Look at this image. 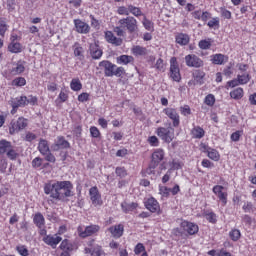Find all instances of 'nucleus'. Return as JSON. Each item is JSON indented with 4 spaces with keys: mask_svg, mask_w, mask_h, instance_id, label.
Listing matches in <instances>:
<instances>
[{
    "mask_svg": "<svg viewBox=\"0 0 256 256\" xmlns=\"http://www.w3.org/2000/svg\"><path fill=\"white\" fill-rule=\"evenodd\" d=\"M37 96L29 95L26 96V105H37Z\"/></svg>",
    "mask_w": 256,
    "mask_h": 256,
    "instance_id": "nucleus-47",
    "label": "nucleus"
},
{
    "mask_svg": "<svg viewBox=\"0 0 256 256\" xmlns=\"http://www.w3.org/2000/svg\"><path fill=\"white\" fill-rule=\"evenodd\" d=\"M157 135L160 137V139H162V141H165V143H171L175 137V129H173L171 126L167 128L159 127L157 129Z\"/></svg>",
    "mask_w": 256,
    "mask_h": 256,
    "instance_id": "nucleus-4",
    "label": "nucleus"
},
{
    "mask_svg": "<svg viewBox=\"0 0 256 256\" xmlns=\"http://www.w3.org/2000/svg\"><path fill=\"white\" fill-rule=\"evenodd\" d=\"M9 29V25L5 18H0V37H5V33H7Z\"/></svg>",
    "mask_w": 256,
    "mask_h": 256,
    "instance_id": "nucleus-31",
    "label": "nucleus"
},
{
    "mask_svg": "<svg viewBox=\"0 0 256 256\" xmlns=\"http://www.w3.org/2000/svg\"><path fill=\"white\" fill-rule=\"evenodd\" d=\"M180 112L187 117V115H191V108L188 105L180 107Z\"/></svg>",
    "mask_w": 256,
    "mask_h": 256,
    "instance_id": "nucleus-60",
    "label": "nucleus"
},
{
    "mask_svg": "<svg viewBox=\"0 0 256 256\" xmlns=\"http://www.w3.org/2000/svg\"><path fill=\"white\" fill-rule=\"evenodd\" d=\"M191 133L194 139H203V137H205V130L199 126L194 127Z\"/></svg>",
    "mask_w": 256,
    "mask_h": 256,
    "instance_id": "nucleus-26",
    "label": "nucleus"
},
{
    "mask_svg": "<svg viewBox=\"0 0 256 256\" xmlns=\"http://www.w3.org/2000/svg\"><path fill=\"white\" fill-rule=\"evenodd\" d=\"M132 53L136 57H144L145 55H147L148 51L147 48L137 45L132 48Z\"/></svg>",
    "mask_w": 256,
    "mask_h": 256,
    "instance_id": "nucleus-23",
    "label": "nucleus"
},
{
    "mask_svg": "<svg viewBox=\"0 0 256 256\" xmlns=\"http://www.w3.org/2000/svg\"><path fill=\"white\" fill-rule=\"evenodd\" d=\"M38 151L41 153V155H47L49 151V142L45 139H40L39 144H38Z\"/></svg>",
    "mask_w": 256,
    "mask_h": 256,
    "instance_id": "nucleus-20",
    "label": "nucleus"
},
{
    "mask_svg": "<svg viewBox=\"0 0 256 256\" xmlns=\"http://www.w3.org/2000/svg\"><path fill=\"white\" fill-rule=\"evenodd\" d=\"M159 167L157 164H154L153 162H150L148 168L145 171L146 175H155V169Z\"/></svg>",
    "mask_w": 256,
    "mask_h": 256,
    "instance_id": "nucleus-43",
    "label": "nucleus"
},
{
    "mask_svg": "<svg viewBox=\"0 0 256 256\" xmlns=\"http://www.w3.org/2000/svg\"><path fill=\"white\" fill-rule=\"evenodd\" d=\"M189 35L184 34V33H180L176 35V43H178V45H189Z\"/></svg>",
    "mask_w": 256,
    "mask_h": 256,
    "instance_id": "nucleus-25",
    "label": "nucleus"
},
{
    "mask_svg": "<svg viewBox=\"0 0 256 256\" xmlns=\"http://www.w3.org/2000/svg\"><path fill=\"white\" fill-rule=\"evenodd\" d=\"M115 173L118 177H127V170L124 167H117Z\"/></svg>",
    "mask_w": 256,
    "mask_h": 256,
    "instance_id": "nucleus-54",
    "label": "nucleus"
},
{
    "mask_svg": "<svg viewBox=\"0 0 256 256\" xmlns=\"http://www.w3.org/2000/svg\"><path fill=\"white\" fill-rule=\"evenodd\" d=\"M237 79H238L240 85H246V83H249V81H251V76H249V74L245 73V74L238 75Z\"/></svg>",
    "mask_w": 256,
    "mask_h": 256,
    "instance_id": "nucleus-38",
    "label": "nucleus"
},
{
    "mask_svg": "<svg viewBox=\"0 0 256 256\" xmlns=\"http://www.w3.org/2000/svg\"><path fill=\"white\" fill-rule=\"evenodd\" d=\"M164 157H165V152L163 151V149H157L152 154L151 163H154V165L159 166V164L163 161Z\"/></svg>",
    "mask_w": 256,
    "mask_h": 256,
    "instance_id": "nucleus-18",
    "label": "nucleus"
},
{
    "mask_svg": "<svg viewBox=\"0 0 256 256\" xmlns=\"http://www.w3.org/2000/svg\"><path fill=\"white\" fill-rule=\"evenodd\" d=\"M205 103L206 105H214L215 104V96H213V94H209L206 96L205 98Z\"/></svg>",
    "mask_w": 256,
    "mask_h": 256,
    "instance_id": "nucleus-59",
    "label": "nucleus"
},
{
    "mask_svg": "<svg viewBox=\"0 0 256 256\" xmlns=\"http://www.w3.org/2000/svg\"><path fill=\"white\" fill-rule=\"evenodd\" d=\"M90 135L91 137H94L95 139H97L101 136V132H99V129L97 127L92 126L90 128Z\"/></svg>",
    "mask_w": 256,
    "mask_h": 256,
    "instance_id": "nucleus-56",
    "label": "nucleus"
},
{
    "mask_svg": "<svg viewBox=\"0 0 256 256\" xmlns=\"http://www.w3.org/2000/svg\"><path fill=\"white\" fill-rule=\"evenodd\" d=\"M142 25L144 26L146 31H153V29H154L153 22L151 20L147 19L146 16H144V18H143Z\"/></svg>",
    "mask_w": 256,
    "mask_h": 256,
    "instance_id": "nucleus-36",
    "label": "nucleus"
},
{
    "mask_svg": "<svg viewBox=\"0 0 256 256\" xmlns=\"http://www.w3.org/2000/svg\"><path fill=\"white\" fill-rule=\"evenodd\" d=\"M60 249L65 251V253H69V251L73 250V244H71L69 240L65 239L61 242Z\"/></svg>",
    "mask_w": 256,
    "mask_h": 256,
    "instance_id": "nucleus-32",
    "label": "nucleus"
},
{
    "mask_svg": "<svg viewBox=\"0 0 256 256\" xmlns=\"http://www.w3.org/2000/svg\"><path fill=\"white\" fill-rule=\"evenodd\" d=\"M13 147V144L11 142L2 139L0 140V155H5V153H8V151Z\"/></svg>",
    "mask_w": 256,
    "mask_h": 256,
    "instance_id": "nucleus-22",
    "label": "nucleus"
},
{
    "mask_svg": "<svg viewBox=\"0 0 256 256\" xmlns=\"http://www.w3.org/2000/svg\"><path fill=\"white\" fill-rule=\"evenodd\" d=\"M209 159H212V161H219V152L215 149H209L207 151Z\"/></svg>",
    "mask_w": 256,
    "mask_h": 256,
    "instance_id": "nucleus-40",
    "label": "nucleus"
},
{
    "mask_svg": "<svg viewBox=\"0 0 256 256\" xmlns=\"http://www.w3.org/2000/svg\"><path fill=\"white\" fill-rule=\"evenodd\" d=\"M90 201L94 207H101L103 205V200H101V193H99V188L97 186L91 187L89 190Z\"/></svg>",
    "mask_w": 256,
    "mask_h": 256,
    "instance_id": "nucleus-8",
    "label": "nucleus"
},
{
    "mask_svg": "<svg viewBox=\"0 0 256 256\" xmlns=\"http://www.w3.org/2000/svg\"><path fill=\"white\" fill-rule=\"evenodd\" d=\"M144 205L150 213H159V211L161 210V207L159 206V202L153 197L148 198L144 202Z\"/></svg>",
    "mask_w": 256,
    "mask_h": 256,
    "instance_id": "nucleus-14",
    "label": "nucleus"
},
{
    "mask_svg": "<svg viewBox=\"0 0 256 256\" xmlns=\"http://www.w3.org/2000/svg\"><path fill=\"white\" fill-rule=\"evenodd\" d=\"M143 252H145V246L142 243H138L134 249L135 255H140Z\"/></svg>",
    "mask_w": 256,
    "mask_h": 256,
    "instance_id": "nucleus-58",
    "label": "nucleus"
},
{
    "mask_svg": "<svg viewBox=\"0 0 256 256\" xmlns=\"http://www.w3.org/2000/svg\"><path fill=\"white\" fill-rule=\"evenodd\" d=\"M159 191H160V195H162V197H169L170 193H171V188H168L167 186H159Z\"/></svg>",
    "mask_w": 256,
    "mask_h": 256,
    "instance_id": "nucleus-44",
    "label": "nucleus"
},
{
    "mask_svg": "<svg viewBox=\"0 0 256 256\" xmlns=\"http://www.w3.org/2000/svg\"><path fill=\"white\" fill-rule=\"evenodd\" d=\"M230 97L232 99H241L243 97V88H236L230 92Z\"/></svg>",
    "mask_w": 256,
    "mask_h": 256,
    "instance_id": "nucleus-35",
    "label": "nucleus"
},
{
    "mask_svg": "<svg viewBox=\"0 0 256 256\" xmlns=\"http://www.w3.org/2000/svg\"><path fill=\"white\" fill-rule=\"evenodd\" d=\"M129 12H130V10H129V5H128V7L120 6V7H118V9H117L118 15H126V16H129Z\"/></svg>",
    "mask_w": 256,
    "mask_h": 256,
    "instance_id": "nucleus-53",
    "label": "nucleus"
},
{
    "mask_svg": "<svg viewBox=\"0 0 256 256\" xmlns=\"http://www.w3.org/2000/svg\"><path fill=\"white\" fill-rule=\"evenodd\" d=\"M18 155L19 154L17 153V150H15L14 146L10 147V149L8 150V153H6V157H8V159H10V161H15V159H17Z\"/></svg>",
    "mask_w": 256,
    "mask_h": 256,
    "instance_id": "nucleus-34",
    "label": "nucleus"
},
{
    "mask_svg": "<svg viewBox=\"0 0 256 256\" xmlns=\"http://www.w3.org/2000/svg\"><path fill=\"white\" fill-rule=\"evenodd\" d=\"M205 218L207 219V221H209V223H212V224L217 223V215L213 212L206 214Z\"/></svg>",
    "mask_w": 256,
    "mask_h": 256,
    "instance_id": "nucleus-51",
    "label": "nucleus"
},
{
    "mask_svg": "<svg viewBox=\"0 0 256 256\" xmlns=\"http://www.w3.org/2000/svg\"><path fill=\"white\" fill-rule=\"evenodd\" d=\"M71 144L63 136H58L55 143L52 145L53 151H59L60 149H70Z\"/></svg>",
    "mask_w": 256,
    "mask_h": 256,
    "instance_id": "nucleus-12",
    "label": "nucleus"
},
{
    "mask_svg": "<svg viewBox=\"0 0 256 256\" xmlns=\"http://www.w3.org/2000/svg\"><path fill=\"white\" fill-rule=\"evenodd\" d=\"M225 59H227V57H225V55L216 54V55L212 56V63L214 65H223V63H225Z\"/></svg>",
    "mask_w": 256,
    "mask_h": 256,
    "instance_id": "nucleus-29",
    "label": "nucleus"
},
{
    "mask_svg": "<svg viewBox=\"0 0 256 256\" xmlns=\"http://www.w3.org/2000/svg\"><path fill=\"white\" fill-rule=\"evenodd\" d=\"M172 234L175 237H182V239H185L187 237V232L185 231V226H180L172 231Z\"/></svg>",
    "mask_w": 256,
    "mask_h": 256,
    "instance_id": "nucleus-28",
    "label": "nucleus"
},
{
    "mask_svg": "<svg viewBox=\"0 0 256 256\" xmlns=\"http://www.w3.org/2000/svg\"><path fill=\"white\" fill-rule=\"evenodd\" d=\"M223 189H225V187L221 185H216L213 187V193L217 195L222 205H227V193L223 192Z\"/></svg>",
    "mask_w": 256,
    "mask_h": 256,
    "instance_id": "nucleus-15",
    "label": "nucleus"
},
{
    "mask_svg": "<svg viewBox=\"0 0 256 256\" xmlns=\"http://www.w3.org/2000/svg\"><path fill=\"white\" fill-rule=\"evenodd\" d=\"M185 63L187 67H194L195 69H199V67H203L204 65L203 60L195 54L186 55Z\"/></svg>",
    "mask_w": 256,
    "mask_h": 256,
    "instance_id": "nucleus-7",
    "label": "nucleus"
},
{
    "mask_svg": "<svg viewBox=\"0 0 256 256\" xmlns=\"http://www.w3.org/2000/svg\"><path fill=\"white\" fill-rule=\"evenodd\" d=\"M205 77V73L201 71H197L194 74V79L198 85H203V78Z\"/></svg>",
    "mask_w": 256,
    "mask_h": 256,
    "instance_id": "nucleus-42",
    "label": "nucleus"
},
{
    "mask_svg": "<svg viewBox=\"0 0 256 256\" xmlns=\"http://www.w3.org/2000/svg\"><path fill=\"white\" fill-rule=\"evenodd\" d=\"M33 221L35 225H43L45 223V217H43V214L38 212L34 215Z\"/></svg>",
    "mask_w": 256,
    "mask_h": 256,
    "instance_id": "nucleus-39",
    "label": "nucleus"
},
{
    "mask_svg": "<svg viewBox=\"0 0 256 256\" xmlns=\"http://www.w3.org/2000/svg\"><path fill=\"white\" fill-rule=\"evenodd\" d=\"M129 14H133L134 17H141V15H143V12L141 11V8L133 6V5H129Z\"/></svg>",
    "mask_w": 256,
    "mask_h": 256,
    "instance_id": "nucleus-37",
    "label": "nucleus"
},
{
    "mask_svg": "<svg viewBox=\"0 0 256 256\" xmlns=\"http://www.w3.org/2000/svg\"><path fill=\"white\" fill-rule=\"evenodd\" d=\"M118 25L123 27V29H127L128 33H137V31H139V24L137 19H135L133 16L120 19L118 21Z\"/></svg>",
    "mask_w": 256,
    "mask_h": 256,
    "instance_id": "nucleus-3",
    "label": "nucleus"
},
{
    "mask_svg": "<svg viewBox=\"0 0 256 256\" xmlns=\"http://www.w3.org/2000/svg\"><path fill=\"white\" fill-rule=\"evenodd\" d=\"M42 241H44V243L46 245H49V247H51L52 249H57V245L60 244L61 241H63V238H61V236L57 234H49L48 236H44L42 238Z\"/></svg>",
    "mask_w": 256,
    "mask_h": 256,
    "instance_id": "nucleus-10",
    "label": "nucleus"
},
{
    "mask_svg": "<svg viewBox=\"0 0 256 256\" xmlns=\"http://www.w3.org/2000/svg\"><path fill=\"white\" fill-rule=\"evenodd\" d=\"M114 33H116L118 37H125V32L123 31V27H121V25L114 28Z\"/></svg>",
    "mask_w": 256,
    "mask_h": 256,
    "instance_id": "nucleus-61",
    "label": "nucleus"
},
{
    "mask_svg": "<svg viewBox=\"0 0 256 256\" xmlns=\"http://www.w3.org/2000/svg\"><path fill=\"white\" fill-rule=\"evenodd\" d=\"M99 67L104 69L105 77H123L125 75V68L117 67V65L108 60L99 62Z\"/></svg>",
    "mask_w": 256,
    "mask_h": 256,
    "instance_id": "nucleus-2",
    "label": "nucleus"
},
{
    "mask_svg": "<svg viewBox=\"0 0 256 256\" xmlns=\"http://www.w3.org/2000/svg\"><path fill=\"white\" fill-rule=\"evenodd\" d=\"M139 207V204L132 202V203H127V202H122L121 203V208L124 213H131V211H135Z\"/></svg>",
    "mask_w": 256,
    "mask_h": 256,
    "instance_id": "nucleus-21",
    "label": "nucleus"
},
{
    "mask_svg": "<svg viewBox=\"0 0 256 256\" xmlns=\"http://www.w3.org/2000/svg\"><path fill=\"white\" fill-rule=\"evenodd\" d=\"M118 61H120V63H123L124 65H128V63H131V61H133V57L122 55L118 58Z\"/></svg>",
    "mask_w": 256,
    "mask_h": 256,
    "instance_id": "nucleus-46",
    "label": "nucleus"
},
{
    "mask_svg": "<svg viewBox=\"0 0 256 256\" xmlns=\"http://www.w3.org/2000/svg\"><path fill=\"white\" fill-rule=\"evenodd\" d=\"M101 253H103V250H101V247H96L92 249L91 256H101Z\"/></svg>",
    "mask_w": 256,
    "mask_h": 256,
    "instance_id": "nucleus-64",
    "label": "nucleus"
},
{
    "mask_svg": "<svg viewBox=\"0 0 256 256\" xmlns=\"http://www.w3.org/2000/svg\"><path fill=\"white\" fill-rule=\"evenodd\" d=\"M25 127H27V119L20 117L18 120L11 122L9 133L10 135H15V133H19V131L25 129Z\"/></svg>",
    "mask_w": 256,
    "mask_h": 256,
    "instance_id": "nucleus-6",
    "label": "nucleus"
},
{
    "mask_svg": "<svg viewBox=\"0 0 256 256\" xmlns=\"http://www.w3.org/2000/svg\"><path fill=\"white\" fill-rule=\"evenodd\" d=\"M27 84V80H25V78L23 77H19L13 80V85H15L16 87H24V85Z\"/></svg>",
    "mask_w": 256,
    "mask_h": 256,
    "instance_id": "nucleus-45",
    "label": "nucleus"
},
{
    "mask_svg": "<svg viewBox=\"0 0 256 256\" xmlns=\"http://www.w3.org/2000/svg\"><path fill=\"white\" fill-rule=\"evenodd\" d=\"M198 45L200 49H211V41L209 40H201Z\"/></svg>",
    "mask_w": 256,
    "mask_h": 256,
    "instance_id": "nucleus-49",
    "label": "nucleus"
},
{
    "mask_svg": "<svg viewBox=\"0 0 256 256\" xmlns=\"http://www.w3.org/2000/svg\"><path fill=\"white\" fill-rule=\"evenodd\" d=\"M170 77L177 83L181 81V70L179 69V63L176 57L170 59Z\"/></svg>",
    "mask_w": 256,
    "mask_h": 256,
    "instance_id": "nucleus-5",
    "label": "nucleus"
},
{
    "mask_svg": "<svg viewBox=\"0 0 256 256\" xmlns=\"http://www.w3.org/2000/svg\"><path fill=\"white\" fill-rule=\"evenodd\" d=\"M229 237L232 241H239L241 239V232L238 229H234L230 231Z\"/></svg>",
    "mask_w": 256,
    "mask_h": 256,
    "instance_id": "nucleus-41",
    "label": "nucleus"
},
{
    "mask_svg": "<svg viewBox=\"0 0 256 256\" xmlns=\"http://www.w3.org/2000/svg\"><path fill=\"white\" fill-rule=\"evenodd\" d=\"M70 87L72 91H81V89H83V84H81L79 78H74L70 83Z\"/></svg>",
    "mask_w": 256,
    "mask_h": 256,
    "instance_id": "nucleus-30",
    "label": "nucleus"
},
{
    "mask_svg": "<svg viewBox=\"0 0 256 256\" xmlns=\"http://www.w3.org/2000/svg\"><path fill=\"white\" fill-rule=\"evenodd\" d=\"M163 113L171 119L173 127H179L181 121L175 108H165Z\"/></svg>",
    "mask_w": 256,
    "mask_h": 256,
    "instance_id": "nucleus-11",
    "label": "nucleus"
},
{
    "mask_svg": "<svg viewBox=\"0 0 256 256\" xmlns=\"http://www.w3.org/2000/svg\"><path fill=\"white\" fill-rule=\"evenodd\" d=\"M155 68L157 69V71H161L162 73H164V71H165V63H163V59L159 58L156 61Z\"/></svg>",
    "mask_w": 256,
    "mask_h": 256,
    "instance_id": "nucleus-48",
    "label": "nucleus"
},
{
    "mask_svg": "<svg viewBox=\"0 0 256 256\" xmlns=\"http://www.w3.org/2000/svg\"><path fill=\"white\" fill-rule=\"evenodd\" d=\"M11 107L14 109H19V107H27V96H20L18 98H13L10 100Z\"/></svg>",
    "mask_w": 256,
    "mask_h": 256,
    "instance_id": "nucleus-17",
    "label": "nucleus"
},
{
    "mask_svg": "<svg viewBox=\"0 0 256 256\" xmlns=\"http://www.w3.org/2000/svg\"><path fill=\"white\" fill-rule=\"evenodd\" d=\"M148 142L150 145H152V147H157V145H159V139L157 138V136L149 137Z\"/></svg>",
    "mask_w": 256,
    "mask_h": 256,
    "instance_id": "nucleus-62",
    "label": "nucleus"
},
{
    "mask_svg": "<svg viewBox=\"0 0 256 256\" xmlns=\"http://www.w3.org/2000/svg\"><path fill=\"white\" fill-rule=\"evenodd\" d=\"M8 51L10 53H21L22 47L19 42H15V37L13 36V41L8 45Z\"/></svg>",
    "mask_w": 256,
    "mask_h": 256,
    "instance_id": "nucleus-24",
    "label": "nucleus"
},
{
    "mask_svg": "<svg viewBox=\"0 0 256 256\" xmlns=\"http://www.w3.org/2000/svg\"><path fill=\"white\" fill-rule=\"evenodd\" d=\"M97 231H99V226L97 225L85 226L84 229L83 226L78 227L79 236L83 239H85V237H91V235H94Z\"/></svg>",
    "mask_w": 256,
    "mask_h": 256,
    "instance_id": "nucleus-9",
    "label": "nucleus"
},
{
    "mask_svg": "<svg viewBox=\"0 0 256 256\" xmlns=\"http://www.w3.org/2000/svg\"><path fill=\"white\" fill-rule=\"evenodd\" d=\"M43 165V159L41 157H36L32 160V167L37 169Z\"/></svg>",
    "mask_w": 256,
    "mask_h": 256,
    "instance_id": "nucleus-50",
    "label": "nucleus"
},
{
    "mask_svg": "<svg viewBox=\"0 0 256 256\" xmlns=\"http://www.w3.org/2000/svg\"><path fill=\"white\" fill-rule=\"evenodd\" d=\"M92 59H101L103 57V50L95 47L90 50Z\"/></svg>",
    "mask_w": 256,
    "mask_h": 256,
    "instance_id": "nucleus-33",
    "label": "nucleus"
},
{
    "mask_svg": "<svg viewBox=\"0 0 256 256\" xmlns=\"http://www.w3.org/2000/svg\"><path fill=\"white\" fill-rule=\"evenodd\" d=\"M74 25L77 33H81L82 35H87L91 31V27L86 22H83L81 19H75Z\"/></svg>",
    "mask_w": 256,
    "mask_h": 256,
    "instance_id": "nucleus-13",
    "label": "nucleus"
},
{
    "mask_svg": "<svg viewBox=\"0 0 256 256\" xmlns=\"http://www.w3.org/2000/svg\"><path fill=\"white\" fill-rule=\"evenodd\" d=\"M16 250L22 256H29V250L27 249V247H25L23 245L22 246H17Z\"/></svg>",
    "mask_w": 256,
    "mask_h": 256,
    "instance_id": "nucleus-55",
    "label": "nucleus"
},
{
    "mask_svg": "<svg viewBox=\"0 0 256 256\" xmlns=\"http://www.w3.org/2000/svg\"><path fill=\"white\" fill-rule=\"evenodd\" d=\"M44 156H45V161H48L49 163H55L56 158H55V155L51 153V151L47 152V154H45Z\"/></svg>",
    "mask_w": 256,
    "mask_h": 256,
    "instance_id": "nucleus-63",
    "label": "nucleus"
},
{
    "mask_svg": "<svg viewBox=\"0 0 256 256\" xmlns=\"http://www.w3.org/2000/svg\"><path fill=\"white\" fill-rule=\"evenodd\" d=\"M208 27H210V29H213V27H219V18L215 17L212 18L208 23H207Z\"/></svg>",
    "mask_w": 256,
    "mask_h": 256,
    "instance_id": "nucleus-57",
    "label": "nucleus"
},
{
    "mask_svg": "<svg viewBox=\"0 0 256 256\" xmlns=\"http://www.w3.org/2000/svg\"><path fill=\"white\" fill-rule=\"evenodd\" d=\"M109 231H110L112 237H114V239H119V238L123 237L124 228L122 225H114L109 228Z\"/></svg>",
    "mask_w": 256,
    "mask_h": 256,
    "instance_id": "nucleus-19",
    "label": "nucleus"
},
{
    "mask_svg": "<svg viewBox=\"0 0 256 256\" xmlns=\"http://www.w3.org/2000/svg\"><path fill=\"white\" fill-rule=\"evenodd\" d=\"M105 39L107 43H111L112 45H115V47H121V45H123V39L117 38L111 31L105 33Z\"/></svg>",
    "mask_w": 256,
    "mask_h": 256,
    "instance_id": "nucleus-16",
    "label": "nucleus"
},
{
    "mask_svg": "<svg viewBox=\"0 0 256 256\" xmlns=\"http://www.w3.org/2000/svg\"><path fill=\"white\" fill-rule=\"evenodd\" d=\"M23 71H25V66H23L22 64H17L16 67L12 69V73L14 75H19L23 73Z\"/></svg>",
    "mask_w": 256,
    "mask_h": 256,
    "instance_id": "nucleus-52",
    "label": "nucleus"
},
{
    "mask_svg": "<svg viewBox=\"0 0 256 256\" xmlns=\"http://www.w3.org/2000/svg\"><path fill=\"white\" fill-rule=\"evenodd\" d=\"M44 193L50 195L55 201H67L73 197V183L71 181H54L45 184Z\"/></svg>",
    "mask_w": 256,
    "mask_h": 256,
    "instance_id": "nucleus-1",
    "label": "nucleus"
},
{
    "mask_svg": "<svg viewBox=\"0 0 256 256\" xmlns=\"http://www.w3.org/2000/svg\"><path fill=\"white\" fill-rule=\"evenodd\" d=\"M184 231L187 235H195L199 233V226L198 225H184Z\"/></svg>",
    "mask_w": 256,
    "mask_h": 256,
    "instance_id": "nucleus-27",
    "label": "nucleus"
}]
</instances>
